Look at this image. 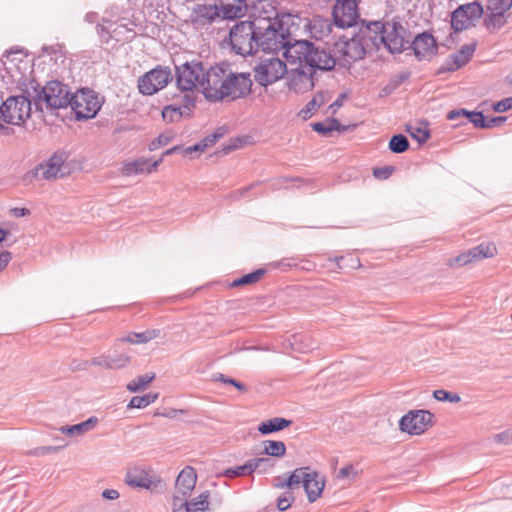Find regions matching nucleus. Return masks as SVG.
Wrapping results in <instances>:
<instances>
[{
    "mask_svg": "<svg viewBox=\"0 0 512 512\" xmlns=\"http://www.w3.org/2000/svg\"><path fill=\"white\" fill-rule=\"evenodd\" d=\"M283 56L290 64L298 66L289 72L288 87L296 93L311 90L315 84L316 70L329 71L335 67L331 53L307 40L295 41Z\"/></svg>",
    "mask_w": 512,
    "mask_h": 512,
    "instance_id": "nucleus-1",
    "label": "nucleus"
},
{
    "mask_svg": "<svg viewBox=\"0 0 512 512\" xmlns=\"http://www.w3.org/2000/svg\"><path fill=\"white\" fill-rule=\"evenodd\" d=\"M300 18L291 13L277 14L275 18H255L257 32V50L264 52L286 51L292 46L290 35L293 27L299 25Z\"/></svg>",
    "mask_w": 512,
    "mask_h": 512,
    "instance_id": "nucleus-2",
    "label": "nucleus"
},
{
    "mask_svg": "<svg viewBox=\"0 0 512 512\" xmlns=\"http://www.w3.org/2000/svg\"><path fill=\"white\" fill-rule=\"evenodd\" d=\"M208 80V100L213 102L243 98L250 93L252 87L249 73L233 72L227 64L210 67Z\"/></svg>",
    "mask_w": 512,
    "mask_h": 512,
    "instance_id": "nucleus-3",
    "label": "nucleus"
},
{
    "mask_svg": "<svg viewBox=\"0 0 512 512\" xmlns=\"http://www.w3.org/2000/svg\"><path fill=\"white\" fill-rule=\"evenodd\" d=\"M371 28L369 22H362L358 31L351 37L343 36L334 43L331 58L335 65L349 68L352 63L363 59L366 54L374 50Z\"/></svg>",
    "mask_w": 512,
    "mask_h": 512,
    "instance_id": "nucleus-4",
    "label": "nucleus"
},
{
    "mask_svg": "<svg viewBox=\"0 0 512 512\" xmlns=\"http://www.w3.org/2000/svg\"><path fill=\"white\" fill-rule=\"evenodd\" d=\"M210 76V67L206 68L203 63L198 61L185 62L176 67V85L181 92L192 94L201 92L208 100L207 89L208 77Z\"/></svg>",
    "mask_w": 512,
    "mask_h": 512,
    "instance_id": "nucleus-5",
    "label": "nucleus"
},
{
    "mask_svg": "<svg viewBox=\"0 0 512 512\" xmlns=\"http://www.w3.org/2000/svg\"><path fill=\"white\" fill-rule=\"evenodd\" d=\"M369 24L374 49L378 50L383 44L391 53H401L409 44V41L405 39L406 30L401 23L371 21Z\"/></svg>",
    "mask_w": 512,
    "mask_h": 512,
    "instance_id": "nucleus-6",
    "label": "nucleus"
},
{
    "mask_svg": "<svg viewBox=\"0 0 512 512\" xmlns=\"http://www.w3.org/2000/svg\"><path fill=\"white\" fill-rule=\"evenodd\" d=\"M72 93L67 85L59 81H50L41 89L34 88L33 104L37 110H56L70 106Z\"/></svg>",
    "mask_w": 512,
    "mask_h": 512,
    "instance_id": "nucleus-7",
    "label": "nucleus"
},
{
    "mask_svg": "<svg viewBox=\"0 0 512 512\" xmlns=\"http://www.w3.org/2000/svg\"><path fill=\"white\" fill-rule=\"evenodd\" d=\"M231 49L238 55L248 56L256 53L257 32L255 19L240 21L229 32Z\"/></svg>",
    "mask_w": 512,
    "mask_h": 512,
    "instance_id": "nucleus-8",
    "label": "nucleus"
},
{
    "mask_svg": "<svg viewBox=\"0 0 512 512\" xmlns=\"http://www.w3.org/2000/svg\"><path fill=\"white\" fill-rule=\"evenodd\" d=\"M68 154L65 151H57L47 160L41 162L34 167L33 170L26 174L27 179L39 180H56L62 178L69 173L67 164Z\"/></svg>",
    "mask_w": 512,
    "mask_h": 512,
    "instance_id": "nucleus-9",
    "label": "nucleus"
},
{
    "mask_svg": "<svg viewBox=\"0 0 512 512\" xmlns=\"http://www.w3.org/2000/svg\"><path fill=\"white\" fill-rule=\"evenodd\" d=\"M32 105L33 98L10 96L0 106V119L6 124L21 125L30 117Z\"/></svg>",
    "mask_w": 512,
    "mask_h": 512,
    "instance_id": "nucleus-10",
    "label": "nucleus"
},
{
    "mask_svg": "<svg viewBox=\"0 0 512 512\" xmlns=\"http://www.w3.org/2000/svg\"><path fill=\"white\" fill-rule=\"evenodd\" d=\"M103 104V98L93 90L80 89L72 94L70 106L76 119L88 120L94 118Z\"/></svg>",
    "mask_w": 512,
    "mask_h": 512,
    "instance_id": "nucleus-11",
    "label": "nucleus"
},
{
    "mask_svg": "<svg viewBox=\"0 0 512 512\" xmlns=\"http://www.w3.org/2000/svg\"><path fill=\"white\" fill-rule=\"evenodd\" d=\"M172 79L171 69L158 65L138 78V90L142 95L151 96L164 89Z\"/></svg>",
    "mask_w": 512,
    "mask_h": 512,
    "instance_id": "nucleus-12",
    "label": "nucleus"
},
{
    "mask_svg": "<svg viewBox=\"0 0 512 512\" xmlns=\"http://www.w3.org/2000/svg\"><path fill=\"white\" fill-rule=\"evenodd\" d=\"M119 342H115L114 350L111 353H103L88 361H83L73 366L77 370H87L90 366L100 367L103 369H123L130 365L131 356L124 351H119L117 345Z\"/></svg>",
    "mask_w": 512,
    "mask_h": 512,
    "instance_id": "nucleus-13",
    "label": "nucleus"
},
{
    "mask_svg": "<svg viewBox=\"0 0 512 512\" xmlns=\"http://www.w3.org/2000/svg\"><path fill=\"white\" fill-rule=\"evenodd\" d=\"M287 73V65L279 58L262 59L254 68V78L262 86H268L280 80Z\"/></svg>",
    "mask_w": 512,
    "mask_h": 512,
    "instance_id": "nucleus-14",
    "label": "nucleus"
},
{
    "mask_svg": "<svg viewBox=\"0 0 512 512\" xmlns=\"http://www.w3.org/2000/svg\"><path fill=\"white\" fill-rule=\"evenodd\" d=\"M482 14L483 7L476 1L460 5L451 14V28L455 32L466 30L474 21L480 19Z\"/></svg>",
    "mask_w": 512,
    "mask_h": 512,
    "instance_id": "nucleus-15",
    "label": "nucleus"
},
{
    "mask_svg": "<svg viewBox=\"0 0 512 512\" xmlns=\"http://www.w3.org/2000/svg\"><path fill=\"white\" fill-rule=\"evenodd\" d=\"M433 414L427 410H411L401 417L399 428L410 435H420L431 425Z\"/></svg>",
    "mask_w": 512,
    "mask_h": 512,
    "instance_id": "nucleus-16",
    "label": "nucleus"
},
{
    "mask_svg": "<svg viewBox=\"0 0 512 512\" xmlns=\"http://www.w3.org/2000/svg\"><path fill=\"white\" fill-rule=\"evenodd\" d=\"M332 14L336 26L352 27L357 24L359 18L358 3L356 0H336Z\"/></svg>",
    "mask_w": 512,
    "mask_h": 512,
    "instance_id": "nucleus-17",
    "label": "nucleus"
},
{
    "mask_svg": "<svg viewBox=\"0 0 512 512\" xmlns=\"http://www.w3.org/2000/svg\"><path fill=\"white\" fill-rule=\"evenodd\" d=\"M221 12H223V7L213 4H197L192 8L188 22L195 29H203L220 18Z\"/></svg>",
    "mask_w": 512,
    "mask_h": 512,
    "instance_id": "nucleus-18",
    "label": "nucleus"
},
{
    "mask_svg": "<svg viewBox=\"0 0 512 512\" xmlns=\"http://www.w3.org/2000/svg\"><path fill=\"white\" fill-rule=\"evenodd\" d=\"M196 96L192 94H184L182 97V104L173 103L167 105L162 110V117L164 121L174 123L180 121L182 118H189L192 114V109L195 107Z\"/></svg>",
    "mask_w": 512,
    "mask_h": 512,
    "instance_id": "nucleus-19",
    "label": "nucleus"
},
{
    "mask_svg": "<svg viewBox=\"0 0 512 512\" xmlns=\"http://www.w3.org/2000/svg\"><path fill=\"white\" fill-rule=\"evenodd\" d=\"M412 49L419 60L426 59L436 54V40L430 33L424 32L415 37L412 42Z\"/></svg>",
    "mask_w": 512,
    "mask_h": 512,
    "instance_id": "nucleus-20",
    "label": "nucleus"
},
{
    "mask_svg": "<svg viewBox=\"0 0 512 512\" xmlns=\"http://www.w3.org/2000/svg\"><path fill=\"white\" fill-rule=\"evenodd\" d=\"M512 7V0H488L490 16L486 19L488 27L499 28L504 24V14Z\"/></svg>",
    "mask_w": 512,
    "mask_h": 512,
    "instance_id": "nucleus-21",
    "label": "nucleus"
},
{
    "mask_svg": "<svg viewBox=\"0 0 512 512\" xmlns=\"http://www.w3.org/2000/svg\"><path fill=\"white\" fill-rule=\"evenodd\" d=\"M476 49L475 43L465 44L459 51L449 56L444 71H455L469 62Z\"/></svg>",
    "mask_w": 512,
    "mask_h": 512,
    "instance_id": "nucleus-22",
    "label": "nucleus"
},
{
    "mask_svg": "<svg viewBox=\"0 0 512 512\" xmlns=\"http://www.w3.org/2000/svg\"><path fill=\"white\" fill-rule=\"evenodd\" d=\"M125 481L131 487L152 489L157 486L160 479L144 470H135L127 473Z\"/></svg>",
    "mask_w": 512,
    "mask_h": 512,
    "instance_id": "nucleus-23",
    "label": "nucleus"
},
{
    "mask_svg": "<svg viewBox=\"0 0 512 512\" xmlns=\"http://www.w3.org/2000/svg\"><path fill=\"white\" fill-rule=\"evenodd\" d=\"M161 162L162 158L151 163L149 159L141 157L134 161L125 163L122 167V174L124 176H132L142 173H151L161 164Z\"/></svg>",
    "mask_w": 512,
    "mask_h": 512,
    "instance_id": "nucleus-24",
    "label": "nucleus"
},
{
    "mask_svg": "<svg viewBox=\"0 0 512 512\" xmlns=\"http://www.w3.org/2000/svg\"><path fill=\"white\" fill-rule=\"evenodd\" d=\"M325 487V478L316 471H311L304 481V490L310 503L315 502L322 495Z\"/></svg>",
    "mask_w": 512,
    "mask_h": 512,
    "instance_id": "nucleus-25",
    "label": "nucleus"
},
{
    "mask_svg": "<svg viewBox=\"0 0 512 512\" xmlns=\"http://www.w3.org/2000/svg\"><path fill=\"white\" fill-rule=\"evenodd\" d=\"M270 460L268 458H254L249 460L244 465L236 468H228L225 470L224 475L229 478L250 475L254 471L258 470L262 466L269 465Z\"/></svg>",
    "mask_w": 512,
    "mask_h": 512,
    "instance_id": "nucleus-26",
    "label": "nucleus"
},
{
    "mask_svg": "<svg viewBox=\"0 0 512 512\" xmlns=\"http://www.w3.org/2000/svg\"><path fill=\"white\" fill-rule=\"evenodd\" d=\"M197 474L193 467L186 466L178 475L176 488L179 493L186 496L195 488Z\"/></svg>",
    "mask_w": 512,
    "mask_h": 512,
    "instance_id": "nucleus-27",
    "label": "nucleus"
},
{
    "mask_svg": "<svg viewBox=\"0 0 512 512\" xmlns=\"http://www.w3.org/2000/svg\"><path fill=\"white\" fill-rule=\"evenodd\" d=\"M98 422L99 420L96 416H91L81 423L71 426H61L59 431L69 437L82 436L92 431L97 426Z\"/></svg>",
    "mask_w": 512,
    "mask_h": 512,
    "instance_id": "nucleus-28",
    "label": "nucleus"
},
{
    "mask_svg": "<svg viewBox=\"0 0 512 512\" xmlns=\"http://www.w3.org/2000/svg\"><path fill=\"white\" fill-rule=\"evenodd\" d=\"M465 118L468 123H472L475 127L483 128L485 117L482 112H470L465 109H455L447 114V119L457 120Z\"/></svg>",
    "mask_w": 512,
    "mask_h": 512,
    "instance_id": "nucleus-29",
    "label": "nucleus"
},
{
    "mask_svg": "<svg viewBox=\"0 0 512 512\" xmlns=\"http://www.w3.org/2000/svg\"><path fill=\"white\" fill-rule=\"evenodd\" d=\"M292 424L291 420L282 418V417H274L268 419L266 421H262L258 426V431L262 435L271 434L274 432L281 431Z\"/></svg>",
    "mask_w": 512,
    "mask_h": 512,
    "instance_id": "nucleus-30",
    "label": "nucleus"
},
{
    "mask_svg": "<svg viewBox=\"0 0 512 512\" xmlns=\"http://www.w3.org/2000/svg\"><path fill=\"white\" fill-rule=\"evenodd\" d=\"M288 342L292 350L300 353L310 352L316 347V341L304 334L292 335Z\"/></svg>",
    "mask_w": 512,
    "mask_h": 512,
    "instance_id": "nucleus-31",
    "label": "nucleus"
},
{
    "mask_svg": "<svg viewBox=\"0 0 512 512\" xmlns=\"http://www.w3.org/2000/svg\"><path fill=\"white\" fill-rule=\"evenodd\" d=\"M209 497L210 492L204 491L199 496L190 501H186L181 506L185 508L184 512H205L209 510Z\"/></svg>",
    "mask_w": 512,
    "mask_h": 512,
    "instance_id": "nucleus-32",
    "label": "nucleus"
},
{
    "mask_svg": "<svg viewBox=\"0 0 512 512\" xmlns=\"http://www.w3.org/2000/svg\"><path fill=\"white\" fill-rule=\"evenodd\" d=\"M159 334L160 331L156 329H150L140 333L132 332L129 333L127 336L118 338L117 342H126L131 344L147 343L157 338Z\"/></svg>",
    "mask_w": 512,
    "mask_h": 512,
    "instance_id": "nucleus-33",
    "label": "nucleus"
},
{
    "mask_svg": "<svg viewBox=\"0 0 512 512\" xmlns=\"http://www.w3.org/2000/svg\"><path fill=\"white\" fill-rule=\"evenodd\" d=\"M312 129L323 135L329 136L333 131L344 132L346 127L342 126L335 118H328L324 122H315L311 124Z\"/></svg>",
    "mask_w": 512,
    "mask_h": 512,
    "instance_id": "nucleus-34",
    "label": "nucleus"
},
{
    "mask_svg": "<svg viewBox=\"0 0 512 512\" xmlns=\"http://www.w3.org/2000/svg\"><path fill=\"white\" fill-rule=\"evenodd\" d=\"M329 98L328 92H319L317 93L300 111V115L303 119H307L311 117L313 113H315L322 105L326 103Z\"/></svg>",
    "mask_w": 512,
    "mask_h": 512,
    "instance_id": "nucleus-35",
    "label": "nucleus"
},
{
    "mask_svg": "<svg viewBox=\"0 0 512 512\" xmlns=\"http://www.w3.org/2000/svg\"><path fill=\"white\" fill-rule=\"evenodd\" d=\"M309 467H301L295 469L287 478L286 484L288 488L293 489L298 487L300 484L304 486V481L309 477L310 474Z\"/></svg>",
    "mask_w": 512,
    "mask_h": 512,
    "instance_id": "nucleus-36",
    "label": "nucleus"
},
{
    "mask_svg": "<svg viewBox=\"0 0 512 512\" xmlns=\"http://www.w3.org/2000/svg\"><path fill=\"white\" fill-rule=\"evenodd\" d=\"M496 252V247L492 244L482 243L472 249H470L471 257L474 262L484 258L493 257Z\"/></svg>",
    "mask_w": 512,
    "mask_h": 512,
    "instance_id": "nucleus-37",
    "label": "nucleus"
},
{
    "mask_svg": "<svg viewBox=\"0 0 512 512\" xmlns=\"http://www.w3.org/2000/svg\"><path fill=\"white\" fill-rule=\"evenodd\" d=\"M154 378V373L140 375L127 384V390L132 393L143 390L150 384V382L153 381Z\"/></svg>",
    "mask_w": 512,
    "mask_h": 512,
    "instance_id": "nucleus-38",
    "label": "nucleus"
},
{
    "mask_svg": "<svg viewBox=\"0 0 512 512\" xmlns=\"http://www.w3.org/2000/svg\"><path fill=\"white\" fill-rule=\"evenodd\" d=\"M266 273L265 269H257L251 273L245 274L237 279H235L232 283V287H238L242 285L252 284L259 281L262 276Z\"/></svg>",
    "mask_w": 512,
    "mask_h": 512,
    "instance_id": "nucleus-39",
    "label": "nucleus"
},
{
    "mask_svg": "<svg viewBox=\"0 0 512 512\" xmlns=\"http://www.w3.org/2000/svg\"><path fill=\"white\" fill-rule=\"evenodd\" d=\"M409 148V141L403 134L392 136L389 141V149L396 154L405 152Z\"/></svg>",
    "mask_w": 512,
    "mask_h": 512,
    "instance_id": "nucleus-40",
    "label": "nucleus"
},
{
    "mask_svg": "<svg viewBox=\"0 0 512 512\" xmlns=\"http://www.w3.org/2000/svg\"><path fill=\"white\" fill-rule=\"evenodd\" d=\"M264 451L269 456L281 457L285 455L286 446L282 441L267 440L264 441Z\"/></svg>",
    "mask_w": 512,
    "mask_h": 512,
    "instance_id": "nucleus-41",
    "label": "nucleus"
},
{
    "mask_svg": "<svg viewBox=\"0 0 512 512\" xmlns=\"http://www.w3.org/2000/svg\"><path fill=\"white\" fill-rule=\"evenodd\" d=\"M358 476V471L353 464H348L341 468L337 474L336 478L339 480H354Z\"/></svg>",
    "mask_w": 512,
    "mask_h": 512,
    "instance_id": "nucleus-42",
    "label": "nucleus"
},
{
    "mask_svg": "<svg viewBox=\"0 0 512 512\" xmlns=\"http://www.w3.org/2000/svg\"><path fill=\"white\" fill-rule=\"evenodd\" d=\"M433 396L438 401H448L450 403H457L461 400L460 396L456 393H451L444 389L435 390Z\"/></svg>",
    "mask_w": 512,
    "mask_h": 512,
    "instance_id": "nucleus-43",
    "label": "nucleus"
},
{
    "mask_svg": "<svg viewBox=\"0 0 512 512\" xmlns=\"http://www.w3.org/2000/svg\"><path fill=\"white\" fill-rule=\"evenodd\" d=\"M213 379L215 381H220L225 384L233 385L235 388H237L239 391H241L243 393L247 391V388L244 384H242L241 382H238L235 379L230 378L224 374L218 373L213 376Z\"/></svg>",
    "mask_w": 512,
    "mask_h": 512,
    "instance_id": "nucleus-44",
    "label": "nucleus"
},
{
    "mask_svg": "<svg viewBox=\"0 0 512 512\" xmlns=\"http://www.w3.org/2000/svg\"><path fill=\"white\" fill-rule=\"evenodd\" d=\"M294 495L291 491H286L277 499V508L279 511H286L294 501Z\"/></svg>",
    "mask_w": 512,
    "mask_h": 512,
    "instance_id": "nucleus-45",
    "label": "nucleus"
},
{
    "mask_svg": "<svg viewBox=\"0 0 512 512\" xmlns=\"http://www.w3.org/2000/svg\"><path fill=\"white\" fill-rule=\"evenodd\" d=\"M61 448H63V446H42V447H37V448H34L32 450H29L27 452V455L40 457V456H44V455H47V454H50V453L57 452Z\"/></svg>",
    "mask_w": 512,
    "mask_h": 512,
    "instance_id": "nucleus-46",
    "label": "nucleus"
},
{
    "mask_svg": "<svg viewBox=\"0 0 512 512\" xmlns=\"http://www.w3.org/2000/svg\"><path fill=\"white\" fill-rule=\"evenodd\" d=\"M172 137L166 134H160L148 146L150 151L157 150L159 147L166 146L170 143Z\"/></svg>",
    "mask_w": 512,
    "mask_h": 512,
    "instance_id": "nucleus-47",
    "label": "nucleus"
},
{
    "mask_svg": "<svg viewBox=\"0 0 512 512\" xmlns=\"http://www.w3.org/2000/svg\"><path fill=\"white\" fill-rule=\"evenodd\" d=\"M226 134L225 127L217 128L212 134L206 136L203 140L207 144L208 147L212 146L216 143L220 138H222Z\"/></svg>",
    "mask_w": 512,
    "mask_h": 512,
    "instance_id": "nucleus-48",
    "label": "nucleus"
},
{
    "mask_svg": "<svg viewBox=\"0 0 512 512\" xmlns=\"http://www.w3.org/2000/svg\"><path fill=\"white\" fill-rule=\"evenodd\" d=\"M471 262H474L473 258L471 257L470 250L462 253L453 259L450 260V265L452 266H464L466 264H469Z\"/></svg>",
    "mask_w": 512,
    "mask_h": 512,
    "instance_id": "nucleus-49",
    "label": "nucleus"
},
{
    "mask_svg": "<svg viewBox=\"0 0 512 512\" xmlns=\"http://www.w3.org/2000/svg\"><path fill=\"white\" fill-rule=\"evenodd\" d=\"M148 405L149 404L147 402V399H146L145 395H143V396L132 397L131 400L129 401L127 407L142 409V408L147 407Z\"/></svg>",
    "mask_w": 512,
    "mask_h": 512,
    "instance_id": "nucleus-50",
    "label": "nucleus"
},
{
    "mask_svg": "<svg viewBox=\"0 0 512 512\" xmlns=\"http://www.w3.org/2000/svg\"><path fill=\"white\" fill-rule=\"evenodd\" d=\"M494 441L500 444L509 445L512 443V431L505 430L494 436Z\"/></svg>",
    "mask_w": 512,
    "mask_h": 512,
    "instance_id": "nucleus-51",
    "label": "nucleus"
},
{
    "mask_svg": "<svg viewBox=\"0 0 512 512\" xmlns=\"http://www.w3.org/2000/svg\"><path fill=\"white\" fill-rule=\"evenodd\" d=\"M187 410L184 409H174V408H168L164 409L162 412L156 413L157 416H162L165 418L173 419L176 418L179 414H186Z\"/></svg>",
    "mask_w": 512,
    "mask_h": 512,
    "instance_id": "nucleus-52",
    "label": "nucleus"
},
{
    "mask_svg": "<svg viewBox=\"0 0 512 512\" xmlns=\"http://www.w3.org/2000/svg\"><path fill=\"white\" fill-rule=\"evenodd\" d=\"M510 109H512V97L502 99L494 105V110L496 112H506Z\"/></svg>",
    "mask_w": 512,
    "mask_h": 512,
    "instance_id": "nucleus-53",
    "label": "nucleus"
},
{
    "mask_svg": "<svg viewBox=\"0 0 512 512\" xmlns=\"http://www.w3.org/2000/svg\"><path fill=\"white\" fill-rule=\"evenodd\" d=\"M411 136L419 143H424L428 140L430 134L428 130L416 128L415 131L410 132Z\"/></svg>",
    "mask_w": 512,
    "mask_h": 512,
    "instance_id": "nucleus-54",
    "label": "nucleus"
},
{
    "mask_svg": "<svg viewBox=\"0 0 512 512\" xmlns=\"http://www.w3.org/2000/svg\"><path fill=\"white\" fill-rule=\"evenodd\" d=\"M107 23L109 24L108 27L104 26V25H98V29H99V33L103 36L104 33H106L109 37L111 38H115L117 41L119 40L117 38V28H114L113 30H111L112 26H114V24L110 21H107Z\"/></svg>",
    "mask_w": 512,
    "mask_h": 512,
    "instance_id": "nucleus-55",
    "label": "nucleus"
},
{
    "mask_svg": "<svg viewBox=\"0 0 512 512\" xmlns=\"http://www.w3.org/2000/svg\"><path fill=\"white\" fill-rule=\"evenodd\" d=\"M392 171H393V167H390V166L383 167V168H375L373 170V175L376 178L386 179L391 175Z\"/></svg>",
    "mask_w": 512,
    "mask_h": 512,
    "instance_id": "nucleus-56",
    "label": "nucleus"
},
{
    "mask_svg": "<svg viewBox=\"0 0 512 512\" xmlns=\"http://www.w3.org/2000/svg\"><path fill=\"white\" fill-rule=\"evenodd\" d=\"M506 121V117H491L485 118L484 127L483 128H493L501 125Z\"/></svg>",
    "mask_w": 512,
    "mask_h": 512,
    "instance_id": "nucleus-57",
    "label": "nucleus"
},
{
    "mask_svg": "<svg viewBox=\"0 0 512 512\" xmlns=\"http://www.w3.org/2000/svg\"><path fill=\"white\" fill-rule=\"evenodd\" d=\"M208 148L207 144L204 142V140H201L200 142L194 144L193 146H189L183 150V153L185 154H192L193 152H203L205 149Z\"/></svg>",
    "mask_w": 512,
    "mask_h": 512,
    "instance_id": "nucleus-58",
    "label": "nucleus"
},
{
    "mask_svg": "<svg viewBox=\"0 0 512 512\" xmlns=\"http://www.w3.org/2000/svg\"><path fill=\"white\" fill-rule=\"evenodd\" d=\"M12 255L8 251H3L0 253V271H2L8 263L11 261Z\"/></svg>",
    "mask_w": 512,
    "mask_h": 512,
    "instance_id": "nucleus-59",
    "label": "nucleus"
},
{
    "mask_svg": "<svg viewBox=\"0 0 512 512\" xmlns=\"http://www.w3.org/2000/svg\"><path fill=\"white\" fill-rule=\"evenodd\" d=\"M120 496L119 492L116 489H105L102 492V497L107 500H116Z\"/></svg>",
    "mask_w": 512,
    "mask_h": 512,
    "instance_id": "nucleus-60",
    "label": "nucleus"
},
{
    "mask_svg": "<svg viewBox=\"0 0 512 512\" xmlns=\"http://www.w3.org/2000/svg\"><path fill=\"white\" fill-rule=\"evenodd\" d=\"M343 96L338 97L330 106L329 109L335 113L343 105Z\"/></svg>",
    "mask_w": 512,
    "mask_h": 512,
    "instance_id": "nucleus-61",
    "label": "nucleus"
},
{
    "mask_svg": "<svg viewBox=\"0 0 512 512\" xmlns=\"http://www.w3.org/2000/svg\"><path fill=\"white\" fill-rule=\"evenodd\" d=\"M184 149H185V148H182L181 146H178V145H177V146H174V147H172V148L167 149V150L163 153V155H162V157H161V158L163 159V157H164V156H168V155H171V154H174V153H177V152H183V150H184Z\"/></svg>",
    "mask_w": 512,
    "mask_h": 512,
    "instance_id": "nucleus-62",
    "label": "nucleus"
},
{
    "mask_svg": "<svg viewBox=\"0 0 512 512\" xmlns=\"http://www.w3.org/2000/svg\"><path fill=\"white\" fill-rule=\"evenodd\" d=\"M240 146V140L235 139L233 140L227 147L224 148L226 153H229L233 151L234 149L238 148Z\"/></svg>",
    "mask_w": 512,
    "mask_h": 512,
    "instance_id": "nucleus-63",
    "label": "nucleus"
},
{
    "mask_svg": "<svg viewBox=\"0 0 512 512\" xmlns=\"http://www.w3.org/2000/svg\"><path fill=\"white\" fill-rule=\"evenodd\" d=\"M274 487L283 489L285 487H288L286 484V478L282 479L281 477H277L274 479Z\"/></svg>",
    "mask_w": 512,
    "mask_h": 512,
    "instance_id": "nucleus-64",
    "label": "nucleus"
}]
</instances>
